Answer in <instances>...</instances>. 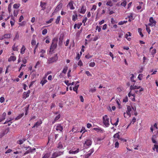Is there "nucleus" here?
<instances>
[{"mask_svg": "<svg viewBox=\"0 0 158 158\" xmlns=\"http://www.w3.org/2000/svg\"><path fill=\"white\" fill-rule=\"evenodd\" d=\"M141 88L140 86H138L136 85H135L134 84L133 85H131L130 88V90L129 93L128 94V95L129 97H131V95L133 97V98L132 99V100L133 101H135V94H133L132 93V91L133 90L138 89H140Z\"/></svg>", "mask_w": 158, "mask_h": 158, "instance_id": "f257e3e1", "label": "nucleus"}, {"mask_svg": "<svg viewBox=\"0 0 158 158\" xmlns=\"http://www.w3.org/2000/svg\"><path fill=\"white\" fill-rule=\"evenodd\" d=\"M103 123L105 127H109L110 124L109 118L107 115H104L102 117Z\"/></svg>", "mask_w": 158, "mask_h": 158, "instance_id": "f03ea898", "label": "nucleus"}, {"mask_svg": "<svg viewBox=\"0 0 158 158\" xmlns=\"http://www.w3.org/2000/svg\"><path fill=\"white\" fill-rule=\"evenodd\" d=\"M57 47V42L53 40L50 47V50L49 51V53L52 54L56 48Z\"/></svg>", "mask_w": 158, "mask_h": 158, "instance_id": "7ed1b4c3", "label": "nucleus"}, {"mask_svg": "<svg viewBox=\"0 0 158 158\" xmlns=\"http://www.w3.org/2000/svg\"><path fill=\"white\" fill-rule=\"evenodd\" d=\"M64 151H57L54 152L51 158H56L64 154Z\"/></svg>", "mask_w": 158, "mask_h": 158, "instance_id": "20e7f679", "label": "nucleus"}, {"mask_svg": "<svg viewBox=\"0 0 158 158\" xmlns=\"http://www.w3.org/2000/svg\"><path fill=\"white\" fill-rule=\"evenodd\" d=\"M57 54H55V56L48 58V64H51L54 62L58 60V57L57 56Z\"/></svg>", "mask_w": 158, "mask_h": 158, "instance_id": "39448f33", "label": "nucleus"}, {"mask_svg": "<svg viewBox=\"0 0 158 158\" xmlns=\"http://www.w3.org/2000/svg\"><path fill=\"white\" fill-rule=\"evenodd\" d=\"M127 110L126 112V113H124V115L125 118H126L127 116H126V114L128 115L129 117H130L131 116V114L130 112L131 110V108L130 106H127Z\"/></svg>", "mask_w": 158, "mask_h": 158, "instance_id": "423d86ee", "label": "nucleus"}, {"mask_svg": "<svg viewBox=\"0 0 158 158\" xmlns=\"http://www.w3.org/2000/svg\"><path fill=\"white\" fill-rule=\"evenodd\" d=\"M73 1L72 0H71L67 5V6L69 7L71 10H73L75 8L73 6Z\"/></svg>", "mask_w": 158, "mask_h": 158, "instance_id": "0eeeda50", "label": "nucleus"}, {"mask_svg": "<svg viewBox=\"0 0 158 158\" xmlns=\"http://www.w3.org/2000/svg\"><path fill=\"white\" fill-rule=\"evenodd\" d=\"M150 23H148V25L151 26H155L156 23V21L154 20L152 17H151L149 19Z\"/></svg>", "mask_w": 158, "mask_h": 158, "instance_id": "6e6552de", "label": "nucleus"}, {"mask_svg": "<svg viewBox=\"0 0 158 158\" xmlns=\"http://www.w3.org/2000/svg\"><path fill=\"white\" fill-rule=\"evenodd\" d=\"M92 141L90 139H87L85 142L84 145L85 148L89 147L92 144Z\"/></svg>", "mask_w": 158, "mask_h": 158, "instance_id": "1a4fd4ad", "label": "nucleus"}, {"mask_svg": "<svg viewBox=\"0 0 158 158\" xmlns=\"http://www.w3.org/2000/svg\"><path fill=\"white\" fill-rule=\"evenodd\" d=\"M30 91L29 90H28L27 92H24L23 95V98L25 99L28 97L29 96Z\"/></svg>", "mask_w": 158, "mask_h": 158, "instance_id": "9d476101", "label": "nucleus"}, {"mask_svg": "<svg viewBox=\"0 0 158 158\" xmlns=\"http://www.w3.org/2000/svg\"><path fill=\"white\" fill-rule=\"evenodd\" d=\"M27 148H28V149L27 150V151L29 152V153H33L36 151V149L35 148H32L30 146H27Z\"/></svg>", "mask_w": 158, "mask_h": 158, "instance_id": "9b49d317", "label": "nucleus"}, {"mask_svg": "<svg viewBox=\"0 0 158 158\" xmlns=\"http://www.w3.org/2000/svg\"><path fill=\"white\" fill-rule=\"evenodd\" d=\"M56 129L57 131H59L60 132H62L63 130V128L61 126V124H58L56 126Z\"/></svg>", "mask_w": 158, "mask_h": 158, "instance_id": "f8f14e48", "label": "nucleus"}, {"mask_svg": "<svg viewBox=\"0 0 158 158\" xmlns=\"http://www.w3.org/2000/svg\"><path fill=\"white\" fill-rule=\"evenodd\" d=\"M79 151V148H77V150L75 151H73V149L72 148V149L70 150L69 152V154H76V153H78Z\"/></svg>", "mask_w": 158, "mask_h": 158, "instance_id": "ddd939ff", "label": "nucleus"}, {"mask_svg": "<svg viewBox=\"0 0 158 158\" xmlns=\"http://www.w3.org/2000/svg\"><path fill=\"white\" fill-rule=\"evenodd\" d=\"M26 140V139L24 137L22 139H21L18 140L17 141V143L19 145H21L24 142H25Z\"/></svg>", "mask_w": 158, "mask_h": 158, "instance_id": "4468645a", "label": "nucleus"}, {"mask_svg": "<svg viewBox=\"0 0 158 158\" xmlns=\"http://www.w3.org/2000/svg\"><path fill=\"white\" fill-rule=\"evenodd\" d=\"M42 122L41 120H40L38 122H37L35 124H34L33 126L32 127V128H33L35 127H37L39 126H40L42 123Z\"/></svg>", "mask_w": 158, "mask_h": 158, "instance_id": "2eb2a0df", "label": "nucleus"}, {"mask_svg": "<svg viewBox=\"0 0 158 158\" xmlns=\"http://www.w3.org/2000/svg\"><path fill=\"white\" fill-rule=\"evenodd\" d=\"M86 7L84 6H82L81 8L80 13L82 14H84L86 11Z\"/></svg>", "mask_w": 158, "mask_h": 158, "instance_id": "dca6fc26", "label": "nucleus"}, {"mask_svg": "<svg viewBox=\"0 0 158 158\" xmlns=\"http://www.w3.org/2000/svg\"><path fill=\"white\" fill-rule=\"evenodd\" d=\"M46 3L45 2H40V6L42 8V10H44L46 9Z\"/></svg>", "mask_w": 158, "mask_h": 158, "instance_id": "f3484780", "label": "nucleus"}, {"mask_svg": "<svg viewBox=\"0 0 158 158\" xmlns=\"http://www.w3.org/2000/svg\"><path fill=\"white\" fill-rule=\"evenodd\" d=\"M62 6V4L61 3H60L58 5L56 8L55 10V12H57L61 8Z\"/></svg>", "mask_w": 158, "mask_h": 158, "instance_id": "a211bd4d", "label": "nucleus"}, {"mask_svg": "<svg viewBox=\"0 0 158 158\" xmlns=\"http://www.w3.org/2000/svg\"><path fill=\"white\" fill-rule=\"evenodd\" d=\"M143 90V89L142 88H140L139 90H135V92L138 95L141 94H142V91Z\"/></svg>", "mask_w": 158, "mask_h": 158, "instance_id": "6ab92c4d", "label": "nucleus"}, {"mask_svg": "<svg viewBox=\"0 0 158 158\" xmlns=\"http://www.w3.org/2000/svg\"><path fill=\"white\" fill-rule=\"evenodd\" d=\"M16 60V57L14 56H11L8 59V61L9 62L11 61H15Z\"/></svg>", "mask_w": 158, "mask_h": 158, "instance_id": "aec40b11", "label": "nucleus"}, {"mask_svg": "<svg viewBox=\"0 0 158 158\" xmlns=\"http://www.w3.org/2000/svg\"><path fill=\"white\" fill-rule=\"evenodd\" d=\"M57 148L60 149L63 148V146L61 142H59L57 145Z\"/></svg>", "mask_w": 158, "mask_h": 158, "instance_id": "412c9836", "label": "nucleus"}, {"mask_svg": "<svg viewBox=\"0 0 158 158\" xmlns=\"http://www.w3.org/2000/svg\"><path fill=\"white\" fill-rule=\"evenodd\" d=\"M107 6H113V3L111 0H108L106 3Z\"/></svg>", "mask_w": 158, "mask_h": 158, "instance_id": "4be33fe9", "label": "nucleus"}, {"mask_svg": "<svg viewBox=\"0 0 158 158\" xmlns=\"http://www.w3.org/2000/svg\"><path fill=\"white\" fill-rule=\"evenodd\" d=\"M25 50L26 48H25V47L24 45H23L21 49L20 53L21 54H23L25 52Z\"/></svg>", "mask_w": 158, "mask_h": 158, "instance_id": "5701e85b", "label": "nucleus"}, {"mask_svg": "<svg viewBox=\"0 0 158 158\" xmlns=\"http://www.w3.org/2000/svg\"><path fill=\"white\" fill-rule=\"evenodd\" d=\"M24 115L23 113H22L19 114L18 116H17L15 118V120H18L21 118Z\"/></svg>", "mask_w": 158, "mask_h": 158, "instance_id": "b1692460", "label": "nucleus"}, {"mask_svg": "<svg viewBox=\"0 0 158 158\" xmlns=\"http://www.w3.org/2000/svg\"><path fill=\"white\" fill-rule=\"evenodd\" d=\"M68 69V67L66 66H65L62 72V73H64V74H66Z\"/></svg>", "mask_w": 158, "mask_h": 158, "instance_id": "393cba45", "label": "nucleus"}, {"mask_svg": "<svg viewBox=\"0 0 158 158\" xmlns=\"http://www.w3.org/2000/svg\"><path fill=\"white\" fill-rule=\"evenodd\" d=\"M131 77H130V81L132 82H135L136 81L134 80L135 78L134 75L133 74H131Z\"/></svg>", "mask_w": 158, "mask_h": 158, "instance_id": "a878e982", "label": "nucleus"}, {"mask_svg": "<svg viewBox=\"0 0 158 158\" xmlns=\"http://www.w3.org/2000/svg\"><path fill=\"white\" fill-rule=\"evenodd\" d=\"M18 46H16L15 44H14V45L13 46L12 48V50L14 51H18Z\"/></svg>", "mask_w": 158, "mask_h": 158, "instance_id": "bb28decb", "label": "nucleus"}, {"mask_svg": "<svg viewBox=\"0 0 158 158\" xmlns=\"http://www.w3.org/2000/svg\"><path fill=\"white\" fill-rule=\"evenodd\" d=\"M120 133V132H117V133H116V134H115L114 135V138L115 139H116V138H117L118 139H120V137H119V133Z\"/></svg>", "mask_w": 158, "mask_h": 158, "instance_id": "cd10ccee", "label": "nucleus"}, {"mask_svg": "<svg viewBox=\"0 0 158 158\" xmlns=\"http://www.w3.org/2000/svg\"><path fill=\"white\" fill-rule=\"evenodd\" d=\"M126 0H123V2L121 3V5L125 7L127 4Z\"/></svg>", "mask_w": 158, "mask_h": 158, "instance_id": "c85d7f7f", "label": "nucleus"}, {"mask_svg": "<svg viewBox=\"0 0 158 158\" xmlns=\"http://www.w3.org/2000/svg\"><path fill=\"white\" fill-rule=\"evenodd\" d=\"M79 85H75L74 87L73 88V90L74 91H75L77 93V90L79 87Z\"/></svg>", "mask_w": 158, "mask_h": 158, "instance_id": "c756f323", "label": "nucleus"}, {"mask_svg": "<svg viewBox=\"0 0 158 158\" xmlns=\"http://www.w3.org/2000/svg\"><path fill=\"white\" fill-rule=\"evenodd\" d=\"M47 82V81L46 79H43L41 81L40 83L42 84V85L43 86Z\"/></svg>", "mask_w": 158, "mask_h": 158, "instance_id": "7c9ffc66", "label": "nucleus"}, {"mask_svg": "<svg viewBox=\"0 0 158 158\" xmlns=\"http://www.w3.org/2000/svg\"><path fill=\"white\" fill-rule=\"evenodd\" d=\"M77 14H75V15H73L72 16V20L75 21L77 19Z\"/></svg>", "mask_w": 158, "mask_h": 158, "instance_id": "2f4dec72", "label": "nucleus"}, {"mask_svg": "<svg viewBox=\"0 0 158 158\" xmlns=\"http://www.w3.org/2000/svg\"><path fill=\"white\" fill-rule=\"evenodd\" d=\"M60 118V114H58L57 116H56L55 117V120H54L55 121L54 122H52V123H54L55 121H57V120H58Z\"/></svg>", "mask_w": 158, "mask_h": 158, "instance_id": "473e14b6", "label": "nucleus"}, {"mask_svg": "<svg viewBox=\"0 0 158 158\" xmlns=\"http://www.w3.org/2000/svg\"><path fill=\"white\" fill-rule=\"evenodd\" d=\"M142 30L141 28H139L138 29V31L139 33V35L141 37H143V35L142 33Z\"/></svg>", "mask_w": 158, "mask_h": 158, "instance_id": "72a5a7b5", "label": "nucleus"}, {"mask_svg": "<svg viewBox=\"0 0 158 158\" xmlns=\"http://www.w3.org/2000/svg\"><path fill=\"white\" fill-rule=\"evenodd\" d=\"M60 19V16H58L56 19L55 23L56 24H58L59 23Z\"/></svg>", "mask_w": 158, "mask_h": 158, "instance_id": "f704fd0d", "label": "nucleus"}, {"mask_svg": "<svg viewBox=\"0 0 158 158\" xmlns=\"http://www.w3.org/2000/svg\"><path fill=\"white\" fill-rule=\"evenodd\" d=\"M93 130L97 131V132H101L102 131V130L100 128H93Z\"/></svg>", "mask_w": 158, "mask_h": 158, "instance_id": "c9c22d12", "label": "nucleus"}, {"mask_svg": "<svg viewBox=\"0 0 158 158\" xmlns=\"http://www.w3.org/2000/svg\"><path fill=\"white\" fill-rule=\"evenodd\" d=\"M29 107V105H28L26 107H25V114L27 115L28 114V108Z\"/></svg>", "mask_w": 158, "mask_h": 158, "instance_id": "e433bc0d", "label": "nucleus"}, {"mask_svg": "<svg viewBox=\"0 0 158 158\" xmlns=\"http://www.w3.org/2000/svg\"><path fill=\"white\" fill-rule=\"evenodd\" d=\"M153 149L154 150L155 149H156V152L158 153V145L156 144L154 145V148H153Z\"/></svg>", "mask_w": 158, "mask_h": 158, "instance_id": "4c0bfd02", "label": "nucleus"}, {"mask_svg": "<svg viewBox=\"0 0 158 158\" xmlns=\"http://www.w3.org/2000/svg\"><path fill=\"white\" fill-rule=\"evenodd\" d=\"M27 59V57H24L23 59L22 62L23 64H25L26 63Z\"/></svg>", "mask_w": 158, "mask_h": 158, "instance_id": "58836bf2", "label": "nucleus"}, {"mask_svg": "<svg viewBox=\"0 0 158 158\" xmlns=\"http://www.w3.org/2000/svg\"><path fill=\"white\" fill-rule=\"evenodd\" d=\"M19 7V4H15L13 5V8L15 9H18Z\"/></svg>", "mask_w": 158, "mask_h": 158, "instance_id": "ea45409f", "label": "nucleus"}, {"mask_svg": "<svg viewBox=\"0 0 158 158\" xmlns=\"http://www.w3.org/2000/svg\"><path fill=\"white\" fill-rule=\"evenodd\" d=\"M49 154L48 153L45 154L42 158H48L49 156Z\"/></svg>", "mask_w": 158, "mask_h": 158, "instance_id": "a19ab883", "label": "nucleus"}, {"mask_svg": "<svg viewBox=\"0 0 158 158\" xmlns=\"http://www.w3.org/2000/svg\"><path fill=\"white\" fill-rule=\"evenodd\" d=\"M6 113L5 112H4L3 113L2 116L1 117L3 120H4L6 118Z\"/></svg>", "mask_w": 158, "mask_h": 158, "instance_id": "79ce46f5", "label": "nucleus"}, {"mask_svg": "<svg viewBox=\"0 0 158 158\" xmlns=\"http://www.w3.org/2000/svg\"><path fill=\"white\" fill-rule=\"evenodd\" d=\"M5 38H9L10 37V34H6L4 35Z\"/></svg>", "mask_w": 158, "mask_h": 158, "instance_id": "37998d69", "label": "nucleus"}, {"mask_svg": "<svg viewBox=\"0 0 158 158\" xmlns=\"http://www.w3.org/2000/svg\"><path fill=\"white\" fill-rule=\"evenodd\" d=\"M95 65V64L94 62H92L90 63L89 64V65L91 67H94Z\"/></svg>", "mask_w": 158, "mask_h": 158, "instance_id": "c03bdc74", "label": "nucleus"}, {"mask_svg": "<svg viewBox=\"0 0 158 158\" xmlns=\"http://www.w3.org/2000/svg\"><path fill=\"white\" fill-rule=\"evenodd\" d=\"M146 26L147 31L148 32V34H150V33L151 31V30H150V28L148 27V26L147 25H146Z\"/></svg>", "mask_w": 158, "mask_h": 158, "instance_id": "a18cd8bd", "label": "nucleus"}, {"mask_svg": "<svg viewBox=\"0 0 158 158\" xmlns=\"http://www.w3.org/2000/svg\"><path fill=\"white\" fill-rule=\"evenodd\" d=\"M96 91V88L95 87L91 88L90 89V91L91 92L93 93Z\"/></svg>", "mask_w": 158, "mask_h": 158, "instance_id": "49530a36", "label": "nucleus"}, {"mask_svg": "<svg viewBox=\"0 0 158 158\" xmlns=\"http://www.w3.org/2000/svg\"><path fill=\"white\" fill-rule=\"evenodd\" d=\"M47 31H48L47 29H44L42 31V34L43 35H45L47 33Z\"/></svg>", "mask_w": 158, "mask_h": 158, "instance_id": "de8ad7c7", "label": "nucleus"}, {"mask_svg": "<svg viewBox=\"0 0 158 158\" xmlns=\"http://www.w3.org/2000/svg\"><path fill=\"white\" fill-rule=\"evenodd\" d=\"M86 131L85 128L84 127H82L81 129V130L80 132L82 133H85Z\"/></svg>", "mask_w": 158, "mask_h": 158, "instance_id": "09e8293b", "label": "nucleus"}, {"mask_svg": "<svg viewBox=\"0 0 158 158\" xmlns=\"http://www.w3.org/2000/svg\"><path fill=\"white\" fill-rule=\"evenodd\" d=\"M143 77V74H139L138 77V79L139 80H142V77Z\"/></svg>", "mask_w": 158, "mask_h": 158, "instance_id": "8fccbe9b", "label": "nucleus"}, {"mask_svg": "<svg viewBox=\"0 0 158 158\" xmlns=\"http://www.w3.org/2000/svg\"><path fill=\"white\" fill-rule=\"evenodd\" d=\"M53 19L51 18L48 21L46 22V23L48 24L50 23H51L53 21Z\"/></svg>", "mask_w": 158, "mask_h": 158, "instance_id": "3c124183", "label": "nucleus"}, {"mask_svg": "<svg viewBox=\"0 0 158 158\" xmlns=\"http://www.w3.org/2000/svg\"><path fill=\"white\" fill-rule=\"evenodd\" d=\"M87 20V18L85 17L84 19L82 21V23H84V26H85V23H86V22Z\"/></svg>", "mask_w": 158, "mask_h": 158, "instance_id": "603ef678", "label": "nucleus"}, {"mask_svg": "<svg viewBox=\"0 0 158 158\" xmlns=\"http://www.w3.org/2000/svg\"><path fill=\"white\" fill-rule=\"evenodd\" d=\"M5 100L4 98L3 97H1L0 98V102L1 103H3Z\"/></svg>", "mask_w": 158, "mask_h": 158, "instance_id": "864d4df0", "label": "nucleus"}, {"mask_svg": "<svg viewBox=\"0 0 158 158\" xmlns=\"http://www.w3.org/2000/svg\"><path fill=\"white\" fill-rule=\"evenodd\" d=\"M136 118L134 117L133 118L132 121L130 123H132V124H133L135 122H136Z\"/></svg>", "mask_w": 158, "mask_h": 158, "instance_id": "5fc2aeb1", "label": "nucleus"}, {"mask_svg": "<svg viewBox=\"0 0 158 158\" xmlns=\"http://www.w3.org/2000/svg\"><path fill=\"white\" fill-rule=\"evenodd\" d=\"M96 30H98V31L99 32H100L101 31V28L100 27H99L98 26H97L96 27Z\"/></svg>", "mask_w": 158, "mask_h": 158, "instance_id": "6e6d98bb", "label": "nucleus"}, {"mask_svg": "<svg viewBox=\"0 0 158 158\" xmlns=\"http://www.w3.org/2000/svg\"><path fill=\"white\" fill-rule=\"evenodd\" d=\"M156 53V49H153L151 52V53L152 55H154Z\"/></svg>", "mask_w": 158, "mask_h": 158, "instance_id": "4d7b16f0", "label": "nucleus"}, {"mask_svg": "<svg viewBox=\"0 0 158 158\" xmlns=\"http://www.w3.org/2000/svg\"><path fill=\"white\" fill-rule=\"evenodd\" d=\"M97 6L95 5H93L92 8L91 9V10H95L96 9Z\"/></svg>", "mask_w": 158, "mask_h": 158, "instance_id": "13d9d810", "label": "nucleus"}, {"mask_svg": "<svg viewBox=\"0 0 158 158\" xmlns=\"http://www.w3.org/2000/svg\"><path fill=\"white\" fill-rule=\"evenodd\" d=\"M123 102H128V98L126 96L123 100Z\"/></svg>", "mask_w": 158, "mask_h": 158, "instance_id": "bf43d9fd", "label": "nucleus"}, {"mask_svg": "<svg viewBox=\"0 0 158 158\" xmlns=\"http://www.w3.org/2000/svg\"><path fill=\"white\" fill-rule=\"evenodd\" d=\"M94 149L92 148L88 152H89V153H90V154L91 155L94 152Z\"/></svg>", "mask_w": 158, "mask_h": 158, "instance_id": "052dcab7", "label": "nucleus"}, {"mask_svg": "<svg viewBox=\"0 0 158 158\" xmlns=\"http://www.w3.org/2000/svg\"><path fill=\"white\" fill-rule=\"evenodd\" d=\"M31 44L32 45H34L36 44V41L34 40H32L31 41Z\"/></svg>", "mask_w": 158, "mask_h": 158, "instance_id": "680f3d73", "label": "nucleus"}, {"mask_svg": "<svg viewBox=\"0 0 158 158\" xmlns=\"http://www.w3.org/2000/svg\"><path fill=\"white\" fill-rule=\"evenodd\" d=\"M119 147V143L117 141L115 144V146L114 147L116 148H118Z\"/></svg>", "mask_w": 158, "mask_h": 158, "instance_id": "e2e57ef3", "label": "nucleus"}, {"mask_svg": "<svg viewBox=\"0 0 158 158\" xmlns=\"http://www.w3.org/2000/svg\"><path fill=\"white\" fill-rule=\"evenodd\" d=\"M87 127L88 128H90L92 127V125L89 123H88L86 125Z\"/></svg>", "mask_w": 158, "mask_h": 158, "instance_id": "0e129e2a", "label": "nucleus"}, {"mask_svg": "<svg viewBox=\"0 0 158 158\" xmlns=\"http://www.w3.org/2000/svg\"><path fill=\"white\" fill-rule=\"evenodd\" d=\"M82 25V23H78L77 24V28L78 29H79L80 27Z\"/></svg>", "mask_w": 158, "mask_h": 158, "instance_id": "69168bd1", "label": "nucleus"}, {"mask_svg": "<svg viewBox=\"0 0 158 158\" xmlns=\"http://www.w3.org/2000/svg\"><path fill=\"white\" fill-rule=\"evenodd\" d=\"M92 57V56H90L89 54H88L85 56V57L87 59H89Z\"/></svg>", "mask_w": 158, "mask_h": 158, "instance_id": "338daca9", "label": "nucleus"}, {"mask_svg": "<svg viewBox=\"0 0 158 158\" xmlns=\"http://www.w3.org/2000/svg\"><path fill=\"white\" fill-rule=\"evenodd\" d=\"M91 155L90 153H89L88 152V153L86 154L85 156V158H88Z\"/></svg>", "mask_w": 158, "mask_h": 158, "instance_id": "774afa93", "label": "nucleus"}]
</instances>
